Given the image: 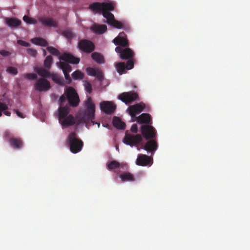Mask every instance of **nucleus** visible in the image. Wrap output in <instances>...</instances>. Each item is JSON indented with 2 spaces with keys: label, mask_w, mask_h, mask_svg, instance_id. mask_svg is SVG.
I'll return each mask as SVG.
<instances>
[{
  "label": "nucleus",
  "mask_w": 250,
  "mask_h": 250,
  "mask_svg": "<svg viewBox=\"0 0 250 250\" xmlns=\"http://www.w3.org/2000/svg\"><path fill=\"white\" fill-rule=\"evenodd\" d=\"M60 61L57 63L58 66L62 70L67 84L71 83L72 80L69 73L72 71V67L69 63L78 64L80 61L79 58L75 57L71 54L64 53L59 57Z\"/></svg>",
  "instance_id": "f257e3e1"
},
{
  "label": "nucleus",
  "mask_w": 250,
  "mask_h": 250,
  "mask_svg": "<svg viewBox=\"0 0 250 250\" xmlns=\"http://www.w3.org/2000/svg\"><path fill=\"white\" fill-rule=\"evenodd\" d=\"M142 134L146 140H149L143 146L148 152H155L158 147L157 142L153 139L156 136V130L151 125H142L141 128Z\"/></svg>",
  "instance_id": "f03ea898"
},
{
  "label": "nucleus",
  "mask_w": 250,
  "mask_h": 250,
  "mask_svg": "<svg viewBox=\"0 0 250 250\" xmlns=\"http://www.w3.org/2000/svg\"><path fill=\"white\" fill-rule=\"evenodd\" d=\"M85 106L86 109L80 119V123H85L87 127H88L91 124L93 125L97 124L98 127H99L100 123L95 122L93 121L95 119V105L91 97H89L85 101Z\"/></svg>",
  "instance_id": "7ed1b4c3"
},
{
  "label": "nucleus",
  "mask_w": 250,
  "mask_h": 250,
  "mask_svg": "<svg viewBox=\"0 0 250 250\" xmlns=\"http://www.w3.org/2000/svg\"><path fill=\"white\" fill-rule=\"evenodd\" d=\"M67 100L69 104L72 107H76L78 105L80 99L75 89L72 87H69L65 90L64 93L59 99V102L61 105Z\"/></svg>",
  "instance_id": "20e7f679"
},
{
  "label": "nucleus",
  "mask_w": 250,
  "mask_h": 250,
  "mask_svg": "<svg viewBox=\"0 0 250 250\" xmlns=\"http://www.w3.org/2000/svg\"><path fill=\"white\" fill-rule=\"evenodd\" d=\"M69 109L67 106H61L59 108V121L63 127L72 126L75 124L74 116L68 115Z\"/></svg>",
  "instance_id": "39448f33"
},
{
  "label": "nucleus",
  "mask_w": 250,
  "mask_h": 250,
  "mask_svg": "<svg viewBox=\"0 0 250 250\" xmlns=\"http://www.w3.org/2000/svg\"><path fill=\"white\" fill-rule=\"evenodd\" d=\"M116 4L113 2H94L90 5V8L94 11L102 12L103 16H114L110 12L114 10Z\"/></svg>",
  "instance_id": "423d86ee"
},
{
  "label": "nucleus",
  "mask_w": 250,
  "mask_h": 250,
  "mask_svg": "<svg viewBox=\"0 0 250 250\" xmlns=\"http://www.w3.org/2000/svg\"><path fill=\"white\" fill-rule=\"evenodd\" d=\"M66 143L69 146L70 151L73 153L80 152L83 145V141L77 137L75 132L69 134L66 140Z\"/></svg>",
  "instance_id": "0eeeda50"
},
{
  "label": "nucleus",
  "mask_w": 250,
  "mask_h": 250,
  "mask_svg": "<svg viewBox=\"0 0 250 250\" xmlns=\"http://www.w3.org/2000/svg\"><path fill=\"white\" fill-rule=\"evenodd\" d=\"M118 99L126 104H130L135 101H139L138 94L132 91L123 92L119 95Z\"/></svg>",
  "instance_id": "6e6552de"
},
{
  "label": "nucleus",
  "mask_w": 250,
  "mask_h": 250,
  "mask_svg": "<svg viewBox=\"0 0 250 250\" xmlns=\"http://www.w3.org/2000/svg\"><path fill=\"white\" fill-rule=\"evenodd\" d=\"M35 89L39 92H45L51 88L50 82L45 78H40L37 80L34 84Z\"/></svg>",
  "instance_id": "1a4fd4ad"
},
{
  "label": "nucleus",
  "mask_w": 250,
  "mask_h": 250,
  "mask_svg": "<svg viewBox=\"0 0 250 250\" xmlns=\"http://www.w3.org/2000/svg\"><path fill=\"white\" fill-rule=\"evenodd\" d=\"M115 51L119 54L120 57L122 60H132L134 53L129 48H123L120 46H117L115 48Z\"/></svg>",
  "instance_id": "9d476101"
},
{
  "label": "nucleus",
  "mask_w": 250,
  "mask_h": 250,
  "mask_svg": "<svg viewBox=\"0 0 250 250\" xmlns=\"http://www.w3.org/2000/svg\"><path fill=\"white\" fill-rule=\"evenodd\" d=\"M145 106V104L143 102H141L140 103L130 105L128 108L127 111L131 117V118L134 120L137 118L136 116V114H138L142 112L144 110Z\"/></svg>",
  "instance_id": "9b49d317"
},
{
  "label": "nucleus",
  "mask_w": 250,
  "mask_h": 250,
  "mask_svg": "<svg viewBox=\"0 0 250 250\" xmlns=\"http://www.w3.org/2000/svg\"><path fill=\"white\" fill-rule=\"evenodd\" d=\"M79 48L82 51L86 53H91L95 49V45L91 41L87 40H81L78 43Z\"/></svg>",
  "instance_id": "f8f14e48"
},
{
  "label": "nucleus",
  "mask_w": 250,
  "mask_h": 250,
  "mask_svg": "<svg viewBox=\"0 0 250 250\" xmlns=\"http://www.w3.org/2000/svg\"><path fill=\"white\" fill-rule=\"evenodd\" d=\"M142 141V136L140 134H126L123 142L126 145L133 146L139 144Z\"/></svg>",
  "instance_id": "ddd939ff"
},
{
  "label": "nucleus",
  "mask_w": 250,
  "mask_h": 250,
  "mask_svg": "<svg viewBox=\"0 0 250 250\" xmlns=\"http://www.w3.org/2000/svg\"><path fill=\"white\" fill-rule=\"evenodd\" d=\"M100 108L106 114L113 113L116 109V105L112 101H103L100 103Z\"/></svg>",
  "instance_id": "4468645a"
},
{
  "label": "nucleus",
  "mask_w": 250,
  "mask_h": 250,
  "mask_svg": "<svg viewBox=\"0 0 250 250\" xmlns=\"http://www.w3.org/2000/svg\"><path fill=\"white\" fill-rule=\"evenodd\" d=\"M115 67L120 75L123 74L125 69L130 70L134 67V62L132 60H128L126 63L120 62L116 63Z\"/></svg>",
  "instance_id": "2eb2a0df"
},
{
  "label": "nucleus",
  "mask_w": 250,
  "mask_h": 250,
  "mask_svg": "<svg viewBox=\"0 0 250 250\" xmlns=\"http://www.w3.org/2000/svg\"><path fill=\"white\" fill-rule=\"evenodd\" d=\"M124 32L120 33L119 35L116 37L113 40V42L116 45H119L121 47H127L129 46V42L125 36Z\"/></svg>",
  "instance_id": "dca6fc26"
},
{
  "label": "nucleus",
  "mask_w": 250,
  "mask_h": 250,
  "mask_svg": "<svg viewBox=\"0 0 250 250\" xmlns=\"http://www.w3.org/2000/svg\"><path fill=\"white\" fill-rule=\"evenodd\" d=\"M106 18V23L113 26L114 28L118 29H122L125 28V24L124 22L118 21L115 19V17H104Z\"/></svg>",
  "instance_id": "f3484780"
},
{
  "label": "nucleus",
  "mask_w": 250,
  "mask_h": 250,
  "mask_svg": "<svg viewBox=\"0 0 250 250\" xmlns=\"http://www.w3.org/2000/svg\"><path fill=\"white\" fill-rule=\"evenodd\" d=\"M135 120L140 124H146V125H151L152 123V118L148 113H143L137 117Z\"/></svg>",
  "instance_id": "a211bd4d"
},
{
  "label": "nucleus",
  "mask_w": 250,
  "mask_h": 250,
  "mask_svg": "<svg viewBox=\"0 0 250 250\" xmlns=\"http://www.w3.org/2000/svg\"><path fill=\"white\" fill-rule=\"evenodd\" d=\"M136 165L141 166H146L151 165V158L145 154H139L137 158Z\"/></svg>",
  "instance_id": "6ab92c4d"
},
{
  "label": "nucleus",
  "mask_w": 250,
  "mask_h": 250,
  "mask_svg": "<svg viewBox=\"0 0 250 250\" xmlns=\"http://www.w3.org/2000/svg\"><path fill=\"white\" fill-rule=\"evenodd\" d=\"M10 145L14 149H21L23 145V142L20 138L11 137L9 141Z\"/></svg>",
  "instance_id": "aec40b11"
},
{
  "label": "nucleus",
  "mask_w": 250,
  "mask_h": 250,
  "mask_svg": "<svg viewBox=\"0 0 250 250\" xmlns=\"http://www.w3.org/2000/svg\"><path fill=\"white\" fill-rule=\"evenodd\" d=\"M40 21L42 24L45 26L54 27L57 26V22L47 17H42Z\"/></svg>",
  "instance_id": "412c9836"
},
{
  "label": "nucleus",
  "mask_w": 250,
  "mask_h": 250,
  "mask_svg": "<svg viewBox=\"0 0 250 250\" xmlns=\"http://www.w3.org/2000/svg\"><path fill=\"white\" fill-rule=\"evenodd\" d=\"M107 167L108 170H111L120 167L123 168L124 167L127 168V166L126 164H120L117 161L113 160L107 164Z\"/></svg>",
  "instance_id": "4be33fe9"
},
{
  "label": "nucleus",
  "mask_w": 250,
  "mask_h": 250,
  "mask_svg": "<svg viewBox=\"0 0 250 250\" xmlns=\"http://www.w3.org/2000/svg\"><path fill=\"white\" fill-rule=\"evenodd\" d=\"M5 22L9 27L11 28L18 27L21 23V21L17 19L8 17L5 19Z\"/></svg>",
  "instance_id": "5701e85b"
},
{
  "label": "nucleus",
  "mask_w": 250,
  "mask_h": 250,
  "mask_svg": "<svg viewBox=\"0 0 250 250\" xmlns=\"http://www.w3.org/2000/svg\"><path fill=\"white\" fill-rule=\"evenodd\" d=\"M119 177L123 182H134L135 181L134 175L130 172H123L119 175Z\"/></svg>",
  "instance_id": "b1692460"
},
{
  "label": "nucleus",
  "mask_w": 250,
  "mask_h": 250,
  "mask_svg": "<svg viewBox=\"0 0 250 250\" xmlns=\"http://www.w3.org/2000/svg\"><path fill=\"white\" fill-rule=\"evenodd\" d=\"M113 125L115 127L120 129H125V124L119 118L116 116L113 117Z\"/></svg>",
  "instance_id": "393cba45"
},
{
  "label": "nucleus",
  "mask_w": 250,
  "mask_h": 250,
  "mask_svg": "<svg viewBox=\"0 0 250 250\" xmlns=\"http://www.w3.org/2000/svg\"><path fill=\"white\" fill-rule=\"evenodd\" d=\"M92 59L97 63L101 64L104 63V56L100 53L95 52L91 54Z\"/></svg>",
  "instance_id": "a878e982"
},
{
  "label": "nucleus",
  "mask_w": 250,
  "mask_h": 250,
  "mask_svg": "<svg viewBox=\"0 0 250 250\" xmlns=\"http://www.w3.org/2000/svg\"><path fill=\"white\" fill-rule=\"evenodd\" d=\"M36 72L41 77H42V78H50V73L49 72L48 70L42 68H37L35 69Z\"/></svg>",
  "instance_id": "bb28decb"
},
{
  "label": "nucleus",
  "mask_w": 250,
  "mask_h": 250,
  "mask_svg": "<svg viewBox=\"0 0 250 250\" xmlns=\"http://www.w3.org/2000/svg\"><path fill=\"white\" fill-rule=\"evenodd\" d=\"M107 30L105 25H95L92 27L93 32L97 34H102Z\"/></svg>",
  "instance_id": "cd10ccee"
},
{
  "label": "nucleus",
  "mask_w": 250,
  "mask_h": 250,
  "mask_svg": "<svg viewBox=\"0 0 250 250\" xmlns=\"http://www.w3.org/2000/svg\"><path fill=\"white\" fill-rule=\"evenodd\" d=\"M31 42L35 44L43 47H45L48 45V42L45 40L39 37L32 39Z\"/></svg>",
  "instance_id": "c85d7f7f"
},
{
  "label": "nucleus",
  "mask_w": 250,
  "mask_h": 250,
  "mask_svg": "<svg viewBox=\"0 0 250 250\" xmlns=\"http://www.w3.org/2000/svg\"><path fill=\"white\" fill-rule=\"evenodd\" d=\"M52 81L61 85H64V80L62 77L60 76L58 74L55 73H50V77Z\"/></svg>",
  "instance_id": "c756f323"
},
{
  "label": "nucleus",
  "mask_w": 250,
  "mask_h": 250,
  "mask_svg": "<svg viewBox=\"0 0 250 250\" xmlns=\"http://www.w3.org/2000/svg\"><path fill=\"white\" fill-rule=\"evenodd\" d=\"M53 62V58L49 55L46 57L44 61V66L45 68L49 69Z\"/></svg>",
  "instance_id": "7c9ffc66"
},
{
  "label": "nucleus",
  "mask_w": 250,
  "mask_h": 250,
  "mask_svg": "<svg viewBox=\"0 0 250 250\" xmlns=\"http://www.w3.org/2000/svg\"><path fill=\"white\" fill-rule=\"evenodd\" d=\"M72 77L75 80H82L84 78V74L80 70H76L72 74Z\"/></svg>",
  "instance_id": "2f4dec72"
},
{
  "label": "nucleus",
  "mask_w": 250,
  "mask_h": 250,
  "mask_svg": "<svg viewBox=\"0 0 250 250\" xmlns=\"http://www.w3.org/2000/svg\"><path fill=\"white\" fill-rule=\"evenodd\" d=\"M47 50L50 53L53 55L58 56L60 55L59 51L53 47L48 46L47 47Z\"/></svg>",
  "instance_id": "473e14b6"
},
{
  "label": "nucleus",
  "mask_w": 250,
  "mask_h": 250,
  "mask_svg": "<svg viewBox=\"0 0 250 250\" xmlns=\"http://www.w3.org/2000/svg\"><path fill=\"white\" fill-rule=\"evenodd\" d=\"M83 83V86L85 91L89 94H90L92 91V85L91 83L87 81H84Z\"/></svg>",
  "instance_id": "72a5a7b5"
},
{
  "label": "nucleus",
  "mask_w": 250,
  "mask_h": 250,
  "mask_svg": "<svg viewBox=\"0 0 250 250\" xmlns=\"http://www.w3.org/2000/svg\"><path fill=\"white\" fill-rule=\"evenodd\" d=\"M23 20L26 22L30 24H34L37 22L36 20L31 17H23Z\"/></svg>",
  "instance_id": "f704fd0d"
},
{
  "label": "nucleus",
  "mask_w": 250,
  "mask_h": 250,
  "mask_svg": "<svg viewBox=\"0 0 250 250\" xmlns=\"http://www.w3.org/2000/svg\"><path fill=\"white\" fill-rule=\"evenodd\" d=\"M24 78L29 80H36L37 76L34 73H26L24 75Z\"/></svg>",
  "instance_id": "c9c22d12"
},
{
  "label": "nucleus",
  "mask_w": 250,
  "mask_h": 250,
  "mask_svg": "<svg viewBox=\"0 0 250 250\" xmlns=\"http://www.w3.org/2000/svg\"><path fill=\"white\" fill-rule=\"evenodd\" d=\"M8 109L7 105L3 103L0 102V117L2 116V111Z\"/></svg>",
  "instance_id": "e433bc0d"
},
{
  "label": "nucleus",
  "mask_w": 250,
  "mask_h": 250,
  "mask_svg": "<svg viewBox=\"0 0 250 250\" xmlns=\"http://www.w3.org/2000/svg\"><path fill=\"white\" fill-rule=\"evenodd\" d=\"M7 71L13 75H16L18 73L17 69L12 66L8 67L7 69Z\"/></svg>",
  "instance_id": "4c0bfd02"
},
{
  "label": "nucleus",
  "mask_w": 250,
  "mask_h": 250,
  "mask_svg": "<svg viewBox=\"0 0 250 250\" xmlns=\"http://www.w3.org/2000/svg\"><path fill=\"white\" fill-rule=\"evenodd\" d=\"M27 52L29 55L32 57H36L37 54V51L33 48H28L27 49Z\"/></svg>",
  "instance_id": "58836bf2"
},
{
  "label": "nucleus",
  "mask_w": 250,
  "mask_h": 250,
  "mask_svg": "<svg viewBox=\"0 0 250 250\" xmlns=\"http://www.w3.org/2000/svg\"><path fill=\"white\" fill-rule=\"evenodd\" d=\"M98 70H96L94 68H87V72L88 74V75L94 76L96 75V72Z\"/></svg>",
  "instance_id": "ea45409f"
},
{
  "label": "nucleus",
  "mask_w": 250,
  "mask_h": 250,
  "mask_svg": "<svg viewBox=\"0 0 250 250\" xmlns=\"http://www.w3.org/2000/svg\"><path fill=\"white\" fill-rule=\"evenodd\" d=\"M63 34L65 37H66L68 39H71L74 36L73 33L69 30H66L64 31Z\"/></svg>",
  "instance_id": "a19ab883"
},
{
  "label": "nucleus",
  "mask_w": 250,
  "mask_h": 250,
  "mask_svg": "<svg viewBox=\"0 0 250 250\" xmlns=\"http://www.w3.org/2000/svg\"><path fill=\"white\" fill-rule=\"evenodd\" d=\"M95 76L97 78L99 81H102L104 79L103 73L99 70H97L96 75Z\"/></svg>",
  "instance_id": "79ce46f5"
},
{
  "label": "nucleus",
  "mask_w": 250,
  "mask_h": 250,
  "mask_svg": "<svg viewBox=\"0 0 250 250\" xmlns=\"http://www.w3.org/2000/svg\"><path fill=\"white\" fill-rule=\"evenodd\" d=\"M17 43L19 45H21L23 46H25V47H28L30 45L29 43L26 42L25 41H24L23 40H18Z\"/></svg>",
  "instance_id": "37998d69"
},
{
  "label": "nucleus",
  "mask_w": 250,
  "mask_h": 250,
  "mask_svg": "<svg viewBox=\"0 0 250 250\" xmlns=\"http://www.w3.org/2000/svg\"><path fill=\"white\" fill-rule=\"evenodd\" d=\"M131 131L133 133H137L138 131V126L136 124H133L131 127Z\"/></svg>",
  "instance_id": "c03bdc74"
},
{
  "label": "nucleus",
  "mask_w": 250,
  "mask_h": 250,
  "mask_svg": "<svg viewBox=\"0 0 250 250\" xmlns=\"http://www.w3.org/2000/svg\"><path fill=\"white\" fill-rule=\"evenodd\" d=\"M17 115L21 118H25V116L23 115V113L20 112L18 110H17L16 111Z\"/></svg>",
  "instance_id": "a18cd8bd"
},
{
  "label": "nucleus",
  "mask_w": 250,
  "mask_h": 250,
  "mask_svg": "<svg viewBox=\"0 0 250 250\" xmlns=\"http://www.w3.org/2000/svg\"><path fill=\"white\" fill-rule=\"evenodd\" d=\"M2 112L6 116H10L11 115L10 112L6 111V110H3Z\"/></svg>",
  "instance_id": "49530a36"
},
{
  "label": "nucleus",
  "mask_w": 250,
  "mask_h": 250,
  "mask_svg": "<svg viewBox=\"0 0 250 250\" xmlns=\"http://www.w3.org/2000/svg\"><path fill=\"white\" fill-rule=\"evenodd\" d=\"M0 53L3 56H6L7 55V52H6L4 50H2L0 52Z\"/></svg>",
  "instance_id": "de8ad7c7"
},
{
  "label": "nucleus",
  "mask_w": 250,
  "mask_h": 250,
  "mask_svg": "<svg viewBox=\"0 0 250 250\" xmlns=\"http://www.w3.org/2000/svg\"><path fill=\"white\" fill-rule=\"evenodd\" d=\"M9 135V132H5V136L8 137Z\"/></svg>",
  "instance_id": "09e8293b"
},
{
  "label": "nucleus",
  "mask_w": 250,
  "mask_h": 250,
  "mask_svg": "<svg viewBox=\"0 0 250 250\" xmlns=\"http://www.w3.org/2000/svg\"><path fill=\"white\" fill-rule=\"evenodd\" d=\"M46 51L45 50H43V55L44 56H45L46 55Z\"/></svg>",
  "instance_id": "8fccbe9b"
},
{
  "label": "nucleus",
  "mask_w": 250,
  "mask_h": 250,
  "mask_svg": "<svg viewBox=\"0 0 250 250\" xmlns=\"http://www.w3.org/2000/svg\"><path fill=\"white\" fill-rule=\"evenodd\" d=\"M116 149L119 150V148L118 147H116Z\"/></svg>",
  "instance_id": "3c124183"
}]
</instances>
